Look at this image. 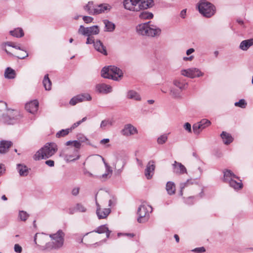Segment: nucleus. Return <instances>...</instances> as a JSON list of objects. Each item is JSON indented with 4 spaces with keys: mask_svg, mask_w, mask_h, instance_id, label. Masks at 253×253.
Listing matches in <instances>:
<instances>
[{
    "mask_svg": "<svg viewBox=\"0 0 253 253\" xmlns=\"http://www.w3.org/2000/svg\"><path fill=\"white\" fill-rule=\"evenodd\" d=\"M51 240L41 247V250L44 252L58 251L62 249L65 242V233L62 230H58L55 233L49 234Z\"/></svg>",
    "mask_w": 253,
    "mask_h": 253,
    "instance_id": "f257e3e1",
    "label": "nucleus"
},
{
    "mask_svg": "<svg viewBox=\"0 0 253 253\" xmlns=\"http://www.w3.org/2000/svg\"><path fill=\"white\" fill-rule=\"evenodd\" d=\"M154 5L153 0H125L124 1L125 8L133 11L149 8Z\"/></svg>",
    "mask_w": 253,
    "mask_h": 253,
    "instance_id": "f03ea898",
    "label": "nucleus"
},
{
    "mask_svg": "<svg viewBox=\"0 0 253 253\" xmlns=\"http://www.w3.org/2000/svg\"><path fill=\"white\" fill-rule=\"evenodd\" d=\"M58 147L54 142L46 143L34 155L35 160L46 159L52 156L57 152Z\"/></svg>",
    "mask_w": 253,
    "mask_h": 253,
    "instance_id": "7ed1b4c3",
    "label": "nucleus"
},
{
    "mask_svg": "<svg viewBox=\"0 0 253 253\" xmlns=\"http://www.w3.org/2000/svg\"><path fill=\"white\" fill-rule=\"evenodd\" d=\"M136 31L140 35L152 37L159 36L161 33V30L156 26L151 25L150 22L138 25Z\"/></svg>",
    "mask_w": 253,
    "mask_h": 253,
    "instance_id": "20e7f679",
    "label": "nucleus"
},
{
    "mask_svg": "<svg viewBox=\"0 0 253 253\" xmlns=\"http://www.w3.org/2000/svg\"><path fill=\"white\" fill-rule=\"evenodd\" d=\"M101 76L104 78L111 79L117 81L123 76L122 71L114 66L104 67L101 72Z\"/></svg>",
    "mask_w": 253,
    "mask_h": 253,
    "instance_id": "39448f33",
    "label": "nucleus"
},
{
    "mask_svg": "<svg viewBox=\"0 0 253 253\" xmlns=\"http://www.w3.org/2000/svg\"><path fill=\"white\" fill-rule=\"evenodd\" d=\"M198 6L200 13L206 17H211L215 12V6L206 0H201L199 2Z\"/></svg>",
    "mask_w": 253,
    "mask_h": 253,
    "instance_id": "423d86ee",
    "label": "nucleus"
},
{
    "mask_svg": "<svg viewBox=\"0 0 253 253\" xmlns=\"http://www.w3.org/2000/svg\"><path fill=\"white\" fill-rule=\"evenodd\" d=\"M21 117L19 112L15 110H8L6 114L2 116V121L7 125H13L15 124Z\"/></svg>",
    "mask_w": 253,
    "mask_h": 253,
    "instance_id": "0eeeda50",
    "label": "nucleus"
},
{
    "mask_svg": "<svg viewBox=\"0 0 253 253\" xmlns=\"http://www.w3.org/2000/svg\"><path fill=\"white\" fill-rule=\"evenodd\" d=\"M149 210L152 211V208L149 205H141L138 208L137 214L139 215L137 221L139 223H143L147 221L149 217Z\"/></svg>",
    "mask_w": 253,
    "mask_h": 253,
    "instance_id": "6e6552de",
    "label": "nucleus"
},
{
    "mask_svg": "<svg viewBox=\"0 0 253 253\" xmlns=\"http://www.w3.org/2000/svg\"><path fill=\"white\" fill-rule=\"evenodd\" d=\"M99 33V29L97 26L85 28L81 25L78 30V33L84 36H92V35H97Z\"/></svg>",
    "mask_w": 253,
    "mask_h": 253,
    "instance_id": "1a4fd4ad",
    "label": "nucleus"
},
{
    "mask_svg": "<svg viewBox=\"0 0 253 253\" xmlns=\"http://www.w3.org/2000/svg\"><path fill=\"white\" fill-rule=\"evenodd\" d=\"M181 74L190 78L199 77L203 75V73H202L199 69L196 68L182 70L181 71Z\"/></svg>",
    "mask_w": 253,
    "mask_h": 253,
    "instance_id": "9d476101",
    "label": "nucleus"
},
{
    "mask_svg": "<svg viewBox=\"0 0 253 253\" xmlns=\"http://www.w3.org/2000/svg\"><path fill=\"white\" fill-rule=\"evenodd\" d=\"M91 100V96L88 93H83L78 94L73 97L70 101V104L74 106L77 103L85 101H90Z\"/></svg>",
    "mask_w": 253,
    "mask_h": 253,
    "instance_id": "9b49d317",
    "label": "nucleus"
},
{
    "mask_svg": "<svg viewBox=\"0 0 253 253\" xmlns=\"http://www.w3.org/2000/svg\"><path fill=\"white\" fill-rule=\"evenodd\" d=\"M155 168V162L153 160L149 161L144 171V175L147 179H150L152 178Z\"/></svg>",
    "mask_w": 253,
    "mask_h": 253,
    "instance_id": "f8f14e48",
    "label": "nucleus"
},
{
    "mask_svg": "<svg viewBox=\"0 0 253 253\" xmlns=\"http://www.w3.org/2000/svg\"><path fill=\"white\" fill-rule=\"evenodd\" d=\"M122 134L125 136H128L138 133L137 128L130 124L125 125L121 131Z\"/></svg>",
    "mask_w": 253,
    "mask_h": 253,
    "instance_id": "ddd939ff",
    "label": "nucleus"
},
{
    "mask_svg": "<svg viewBox=\"0 0 253 253\" xmlns=\"http://www.w3.org/2000/svg\"><path fill=\"white\" fill-rule=\"evenodd\" d=\"M96 89L99 93L107 94L112 91V87L104 83L99 84L96 85Z\"/></svg>",
    "mask_w": 253,
    "mask_h": 253,
    "instance_id": "4468645a",
    "label": "nucleus"
},
{
    "mask_svg": "<svg viewBox=\"0 0 253 253\" xmlns=\"http://www.w3.org/2000/svg\"><path fill=\"white\" fill-rule=\"evenodd\" d=\"M173 172L178 174H182L187 173V169L185 166L181 163L174 161V164L172 165Z\"/></svg>",
    "mask_w": 253,
    "mask_h": 253,
    "instance_id": "2eb2a0df",
    "label": "nucleus"
},
{
    "mask_svg": "<svg viewBox=\"0 0 253 253\" xmlns=\"http://www.w3.org/2000/svg\"><path fill=\"white\" fill-rule=\"evenodd\" d=\"M39 107V102L37 100L31 101L26 103L25 105V109L29 112L34 114L37 112Z\"/></svg>",
    "mask_w": 253,
    "mask_h": 253,
    "instance_id": "dca6fc26",
    "label": "nucleus"
},
{
    "mask_svg": "<svg viewBox=\"0 0 253 253\" xmlns=\"http://www.w3.org/2000/svg\"><path fill=\"white\" fill-rule=\"evenodd\" d=\"M93 46L95 50L98 52L101 53L104 55H107L106 48L100 40H97L95 41V42L94 43Z\"/></svg>",
    "mask_w": 253,
    "mask_h": 253,
    "instance_id": "f3484780",
    "label": "nucleus"
},
{
    "mask_svg": "<svg viewBox=\"0 0 253 253\" xmlns=\"http://www.w3.org/2000/svg\"><path fill=\"white\" fill-rule=\"evenodd\" d=\"M232 179H238V177L236 176L231 170L225 169L223 171V181L224 182L228 183L229 181Z\"/></svg>",
    "mask_w": 253,
    "mask_h": 253,
    "instance_id": "a211bd4d",
    "label": "nucleus"
},
{
    "mask_svg": "<svg viewBox=\"0 0 253 253\" xmlns=\"http://www.w3.org/2000/svg\"><path fill=\"white\" fill-rule=\"evenodd\" d=\"M91 232H95L98 234L106 233V238H109L111 231L109 229L106 224H104L98 227Z\"/></svg>",
    "mask_w": 253,
    "mask_h": 253,
    "instance_id": "6ab92c4d",
    "label": "nucleus"
},
{
    "mask_svg": "<svg viewBox=\"0 0 253 253\" xmlns=\"http://www.w3.org/2000/svg\"><path fill=\"white\" fill-rule=\"evenodd\" d=\"M110 208L98 209L96 210V214L99 219L106 218L111 212Z\"/></svg>",
    "mask_w": 253,
    "mask_h": 253,
    "instance_id": "aec40b11",
    "label": "nucleus"
},
{
    "mask_svg": "<svg viewBox=\"0 0 253 253\" xmlns=\"http://www.w3.org/2000/svg\"><path fill=\"white\" fill-rule=\"evenodd\" d=\"M11 141L2 140L0 142V153L4 154L7 152L9 148L12 145Z\"/></svg>",
    "mask_w": 253,
    "mask_h": 253,
    "instance_id": "412c9836",
    "label": "nucleus"
},
{
    "mask_svg": "<svg viewBox=\"0 0 253 253\" xmlns=\"http://www.w3.org/2000/svg\"><path fill=\"white\" fill-rule=\"evenodd\" d=\"M252 45H253V39H250L243 41L240 43L239 48L243 51H247Z\"/></svg>",
    "mask_w": 253,
    "mask_h": 253,
    "instance_id": "4be33fe9",
    "label": "nucleus"
},
{
    "mask_svg": "<svg viewBox=\"0 0 253 253\" xmlns=\"http://www.w3.org/2000/svg\"><path fill=\"white\" fill-rule=\"evenodd\" d=\"M126 164V160L124 158L119 157L116 159V162L113 164L114 169L118 170H122Z\"/></svg>",
    "mask_w": 253,
    "mask_h": 253,
    "instance_id": "5701e85b",
    "label": "nucleus"
},
{
    "mask_svg": "<svg viewBox=\"0 0 253 253\" xmlns=\"http://www.w3.org/2000/svg\"><path fill=\"white\" fill-rule=\"evenodd\" d=\"M110 8L111 6L108 4H100L93 9V14H98L104 12L106 10H110Z\"/></svg>",
    "mask_w": 253,
    "mask_h": 253,
    "instance_id": "b1692460",
    "label": "nucleus"
},
{
    "mask_svg": "<svg viewBox=\"0 0 253 253\" xmlns=\"http://www.w3.org/2000/svg\"><path fill=\"white\" fill-rule=\"evenodd\" d=\"M126 97L128 99H133L136 101H140L141 99L139 93L133 90H129L127 92Z\"/></svg>",
    "mask_w": 253,
    "mask_h": 253,
    "instance_id": "393cba45",
    "label": "nucleus"
},
{
    "mask_svg": "<svg viewBox=\"0 0 253 253\" xmlns=\"http://www.w3.org/2000/svg\"><path fill=\"white\" fill-rule=\"evenodd\" d=\"M237 179L239 180V181H237L235 179H232L228 183H229L230 187H232L236 190L241 189L243 187V183L242 182V180H240L239 177Z\"/></svg>",
    "mask_w": 253,
    "mask_h": 253,
    "instance_id": "a878e982",
    "label": "nucleus"
},
{
    "mask_svg": "<svg viewBox=\"0 0 253 253\" xmlns=\"http://www.w3.org/2000/svg\"><path fill=\"white\" fill-rule=\"evenodd\" d=\"M220 136L225 144H229L233 140V138H232L231 135L225 131H222Z\"/></svg>",
    "mask_w": 253,
    "mask_h": 253,
    "instance_id": "bb28decb",
    "label": "nucleus"
},
{
    "mask_svg": "<svg viewBox=\"0 0 253 253\" xmlns=\"http://www.w3.org/2000/svg\"><path fill=\"white\" fill-rule=\"evenodd\" d=\"M103 23L105 25V31L112 32L114 31L116 27L114 23L106 19L103 20Z\"/></svg>",
    "mask_w": 253,
    "mask_h": 253,
    "instance_id": "cd10ccee",
    "label": "nucleus"
},
{
    "mask_svg": "<svg viewBox=\"0 0 253 253\" xmlns=\"http://www.w3.org/2000/svg\"><path fill=\"white\" fill-rule=\"evenodd\" d=\"M9 34L12 36L17 38H21L24 35V33L21 28H15L13 30L10 31Z\"/></svg>",
    "mask_w": 253,
    "mask_h": 253,
    "instance_id": "c85d7f7f",
    "label": "nucleus"
},
{
    "mask_svg": "<svg viewBox=\"0 0 253 253\" xmlns=\"http://www.w3.org/2000/svg\"><path fill=\"white\" fill-rule=\"evenodd\" d=\"M74 154H66L65 157V159L67 162H73L80 158V155L79 154V151L77 150H74Z\"/></svg>",
    "mask_w": 253,
    "mask_h": 253,
    "instance_id": "c756f323",
    "label": "nucleus"
},
{
    "mask_svg": "<svg viewBox=\"0 0 253 253\" xmlns=\"http://www.w3.org/2000/svg\"><path fill=\"white\" fill-rule=\"evenodd\" d=\"M16 73L15 71L10 67H7L4 72V77L6 79H13L15 78Z\"/></svg>",
    "mask_w": 253,
    "mask_h": 253,
    "instance_id": "7c9ffc66",
    "label": "nucleus"
},
{
    "mask_svg": "<svg viewBox=\"0 0 253 253\" xmlns=\"http://www.w3.org/2000/svg\"><path fill=\"white\" fill-rule=\"evenodd\" d=\"M43 85L46 90H50L51 89V82L48 78V75L46 74L44 76L43 81Z\"/></svg>",
    "mask_w": 253,
    "mask_h": 253,
    "instance_id": "2f4dec72",
    "label": "nucleus"
},
{
    "mask_svg": "<svg viewBox=\"0 0 253 253\" xmlns=\"http://www.w3.org/2000/svg\"><path fill=\"white\" fill-rule=\"evenodd\" d=\"M166 190L169 195H173L175 192V186L173 182L169 181L166 185Z\"/></svg>",
    "mask_w": 253,
    "mask_h": 253,
    "instance_id": "473e14b6",
    "label": "nucleus"
},
{
    "mask_svg": "<svg viewBox=\"0 0 253 253\" xmlns=\"http://www.w3.org/2000/svg\"><path fill=\"white\" fill-rule=\"evenodd\" d=\"M17 169L20 176H26L28 173V169L25 166L21 164L17 165Z\"/></svg>",
    "mask_w": 253,
    "mask_h": 253,
    "instance_id": "72a5a7b5",
    "label": "nucleus"
},
{
    "mask_svg": "<svg viewBox=\"0 0 253 253\" xmlns=\"http://www.w3.org/2000/svg\"><path fill=\"white\" fill-rule=\"evenodd\" d=\"M114 121L112 119H108L103 120L100 124V128L104 129L108 126H112L114 124Z\"/></svg>",
    "mask_w": 253,
    "mask_h": 253,
    "instance_id": "f704fd0d",
    "label": "nucleus"
},
{
    "mask_svg": "<svg viewBox=\"0 0 253 253\" xmlns=\"http://www.w3.org/2000/svg\"><path fill=\"white\" fill-rule=\"evenodd\" d=\"M173 84L178 87L180 90H182L185 88L187 84L180 80H175L173 81Z\"/></svg>",
    "mask_w": 253,
    "mask_h": 253,
    "instance_id": "c9c22d12",
    "label": "nucleus"
},
{
    "mask_svg": "<svg viewBox=\"0 0 253 253\" xmlns=\"http://www.w3.org/2000/svg\"><path fill=\"white\" fill-rule=\"evenodd\" d=\"M181 90L179 89H177L171 88L170 90V95L174 98H179L181 97Z\"/></svg>",
    "mask_w": 253,
    "mask_h": 253,
    "instance_id": "e433bc0d",
    "label": "nucleus"
},
{
    "mask_svg": "<svg viewBox=\"0 0 253 253\" xmlns=\"http://www.w3.org/2000/svg\"><path fill=\"white\" fill-rule=\"evenodd\" d=\"M153 17V14L152 13L147 11H143L139 15V17L143 19H150L152 18Z\"/></svg>",
    "mask_w": 253,
    "mask_h": 253,
    "instance_id": "4c0bfd02",
    "label": "nucleus"
},
{
    "mask_svg": "<svg viewBox=\"0 0 253 253\" xmlns=\"http://www.w3.org/2000/svg\"><path fill=\"white\" fill-rule=\"evenodd\" d=\"M194 180H192V179H188L186 182L180 183V189H181L180 194L181 195H182V190L185 187H186L190 185L193 184L194 183Z\"/></svg>",
    "mask_w": 253,
    "mask_h": 253,
    "instance_id": "58836bf2",
    "label": "nucleus"
},
{
    "mask_svg": "<svg viewBox=\"0 0 253 253\" xmlns=\"http://www.w3.org/2000/svg\"><path fill=\"white\" fill-rule=\"evenodd\" d=\"M70 130H71L70 129V128L62 129V130L59 131L58 132H57L56 136L58 138L65 136L69 133Z\"/></svg>",
    "mask_w": 253,
    "mask_h": 253,
    "instance_id": "ea45409f",
    "label": "nucleus"
},
{
    "mask_svg": "<svg viewBox=\"0 0 253 253\" xmlns=\"http://www.w3.org/2000/svg\"><path fill=\"white\" fill-rule=\"evenodd\" d=\"M234 105L236 107H239L240 108L244 109L246 107L247 103L245 99H240L238 102H235Z\"/></svg>",
    "mask_w": 253,
    "mask_h": 253,
    "instance_id": "a19ab883",
    "label": "nucleus"
},
{
    "mask_svg": "<svg viewBox=\"0 0 253 253\" xmlns=\"http://www.w3.org/2000/svg\"><path fill=\"white\" fill-rule=\"evenodd\" d=\"M198 125L201 126L204 128H206V127L210 126L211 124V122L206 119H202L200 122L197 123Z\"/></svg>",
    "mask_w": 253,
    "mask_h": 253,
    "instance_id": "79ce46f5",
    "label": "nucleus"
},
{
    "mask_svg": "<svg viewBox=\"0 0 253 253\" xmlns=\"http://www.w3.org/2000/svg\"><path fill=\"white\" fill-rule=\"evenodd\" d=\"M78 140L80 141V143H85L87 145H90L91 144L89 142V140L84 135L81 134L78 136Z\"/></svg>",
    "mask_w": 253,
    "mask_h": 253,
    "instance_id": "37998d69",
    "label": "nucleus"
},
{
    "mask_svg": "<svg viewBox=\"0 0 253 253\" xmlns=\"http://www.w3.org/2000/svg\"><path fill=\"white\" fill-rule=\"evenodd\" d=\"M168 139V136L167 134H163L158 137L157 142L159 144H163Z\"/></svg>",
    "mask_w": 253,
    "mask_h": 253,
    "instance_id": "c03bdc74",
    "label": "nucleus"
},
{
    "mask_svg": "<svg viewBox=\"0 0 253 253\" xmlns=\"http://www.w3.org/2000/svg\"><path fill=\"white\" fill-rule=\"evenodd\" d=\"M19 217L22 221H26L29 217V214L24 211H21L19 212Z\"/></svg>",
    "mask_w": 253,
    "mask_h": 253,
    "instance_id": "a18cd8bd",
    "label": "nucleus"
},
{
    "mask_svg": "<svg viewBox=\"0 0 253 253\" xmlns=\"http://www.w3.org/2000/svg\"><path fill=\"white\" fill-rule=\"evenodd\" d=\"M76 210L77 211L85 212L86 211V208L82 204L78 203L76 204Z\"/></svg>",
    "mask_w": 253,
    "mask_h": 253,
    "instance_id": "49530a36",
    "label": "nucleus"
},
{
    "mask_svg": "<svg viewBox=\"0 0 253 253\" xmlns=\"http://www.w3.org/2000/svg\"><path fill=\"white\" fill-rule=\"evenodd\" d=\"M193 131L195 135H199L201 133L199 128V125L198 123L195 124L193 125Z\"/></svg>",
    "mask_w": 253,
    "mask_h": 253,
    "instance_id": "de8ad7c7",
    "label": "nucleus"
},
{
    "mask_svg": "<svg viewBox=\"0 0 253 253\" xmlns=\"http://www.w3.org/2000/svg\"><path fill=\"white\" fill-rule=\"evenodd\" d=\"M86 117H85L83 118L81 120L79 121L76 123H74L71 127L70 129L72 130L76 128V127L78 126L82 123L85 122L86 120Z\"/></svg>",
    "mask_w": 253,
    "mask_h": 253,
    "instance_id": "09e8293b",
    "label": "nucleus"
},
{
    "mask_svg": "<svg viewBox=\"0 0 253 253\" xmlns=\"http://www.w3.org/2000/svg\"><path fill=\"white\" fill-rule=\"evenodd\" d=\"M92 3L89 2L88 3L84 6V9L87 11L89 14H93V9H91Z\"/></svg>",
    "mask_w": 253,
    "mask_h": 253,
    "instance_id": "8fccbe9b",
    "label": "nucleus"
},
{
    "mask_svg": "<svg viewBox=\"0 0 253 253\" xmlns=\"http://www.w3.org/2000/svg\"><path fill=\"white\" fill-rule=\"evenodd\" d=\"M4 44H5V45H7L9 46L12 47L14 48L24 51V50L23 49H22L19 45H16L15 43H14L12 42H5Z\"/></svg>",
    "mask_w": 253,
    "mask_h": 253,
    "instance_id": "3c124183",
    "label": "nucleus"
},
{
    "mask_svg": "<svg viewBox=\"0 0 253 253\" xmlns=\"http://www.w3.org/2000/svg\"><path fill=\"white\" fill-rule=\"evenodd\" d=\"M102 160L104 162V165L105 166V168H106V172H107V173H108L109 174H110L111 175L112 173V168L111 167H110L107 163H106L105 161H104V158H102Z\"/></svg>",
    "mask_w": 253,
    "mask_h": 253,
    "instance_id": "603ef678",
    "label": "nucleus"
},
{
    "mask_svg": "<svg viewBox=\"0 0 253 253\" xmlns=\"http://www.w3.org/2000/svg\"><path fill=\"white\" fill-rule=\"evenodd\" d=\"M183 128L184 129L189 133L192 132L191 125L189 123H186L183 125Z\"/></svg>",
    "mask_w": 253,
    "mask_h": 253,
    "instance_id": "864d4df0",
    "label": "nucleus"
},
{
    "mask_svg": "<svg viewBox=\"0 0 253 253\" xmlns=\"http://www.w3.org/2000/svg\"><path fill=\"white\" fill-rule=\"evenodd\" d=\"M87 37V38L86 40V43L88 44L93 43L94 44V43L95 42L94 37L90 36Z\"/></svg>",
    "mask_w": 253,
    "mask_h": 253,
    "instance_id": "5fc2aeb1",
    "label": "nucleus"
},
{
    "mask_svg": "<svg viewBox=\"0 0 253 253\" xmlns=\"http://www.w3.org/2000/svg\"><path fill=\"white\" fill-rule=\"evenodd\" d=\"M73 145L75 148V150H78L81 148V144L78 140H74L73 142Z\"/></svg>",
    "mask_w": 253,
    "mask_h": 253,
    "instance_id": "6e6d98bb",
    "label": "nucleus"
},
{
    "mask_svg": "<svg viewBox=\"0 0 253 253\" xmlns=\"http://www.w3.org/2000/svg\"><path fill=\"white\" fill-rule=\"evenodd\" d=\"M83 20L86 23H91L93 20V18L90 16H84L83 18Z\"/></svg>",
    "mask_w": 253,
    "mask_h": 253,
    "instance_id": "4d7b16f0",
    "label": "nucleus"
},
{
    "mask_svg": "<svg viewBox=\"0 0 253 253\" xmlns=\"http://www.w3.org/2000/svg\"><path fill=\"white\" fill-rule=\"evenodd\" d=\"M14 251L18 253H20L22 252V247L19 244H15L14 247Z\"/></svg>",
    "mask_w": 253,
    "mask_h": 253,
    "instance_id": "13d9d810",
    "label": "nucleus"
},
{
    "mask_svg": "<svg viewBox=\"0 0 253 253\" xmlns=\"http://www.w3.org/2000/svg\"><path fill=\"white\" fill-rule=\"evenodd\" d=\"M193 251L198 253H201L205 252L206 251V250L204 247H200L195 248L193 250Z\"/></svg>",
    "mask_w": 253,
    "mask_h": 253,
    "instance_id": "bf43d9fd",
    "label": "nucleus"
},
{
    "mask_svg": "<svg viewBox=\"0 0 253 253\" xmlns=\"http://www.w3.org/2000/svg\"><path fill=\"white\" fill-rule=\"evenodd\" d=\"M79 191H80V188L75 187L72 189V194L75 196H77L79 193Z\"/></svg>",
    "mask_w": 253,
    "mask_h": 253,
    "instance_id": "052dcab7",
    "label": "nucleus"
},
{
    "mask_svg": "<svg viewBox=\"0 0 253 253\" xmlns=\"http://www.w3.org/2000/svg\"><path fill=\"white\" fill-rule=\"evenodd\" d=\"M4 108H7V104L5 102L0 101V110L1 111Z\"/></svg>",
    "mask_w": 253,
    "mask_h": 253,
    "instance_id": "680f3d73",
    "label": "nucleus"
},
{
    "mask_svg": "<svg viewBox=\"0 0 253 253\" xmlns=\"http://www.w3.org/2000/svg\"><path fill=\"white\" fill-rule=\"evenodd\" d=\"M45 164L49 167H53L54 166V162L53 160H47L45 162Z\"/></svg>",
    "mask_w": 253,
    "mask_h": 253,
    "instance_id": "e2e57ef3",
    "label": "nucleus"
},
{
    "mask_svg": "<svg viewBox=\"0 0 253 253\" xmlns=\"http://www.w3.org/2000/svg\"><path fill=\"white\" fill-rule=\"evenodd\" d=\"M77 211L76 210V206L75 207L70 208L69 209V213L70 214H74L75 212Z\"/></svg>",
    "mask_w": 253,
    "mask_h": 253,
    "instance_id": "0e129e2a",
    "label": "nucleus"
},
{
    "mask_svg": "<svg viewBox=\"0 0 253 253\" xmlns=\"http://www.w3.org/2000/svg\"><path fill=\"white\" fill-rule=\"evenodd\" d=\"M28 56V53L26 51H25V54L24 55L21 54L19 56H17V57L19 59H23Z\"/></svg>",
    "mask_w": 253,
    "mask_h": 253,
    "instance_id": "69168bd1",
    "label": "nucleus"
},
{
    "mask_svg": "<svg viewBox=\"0 0 253 253\" xmlns=\"http://www.w3.org/2000/svg\"><path fill=\"white\" fill-rule=\"evenodd\" d=\"M109 141H110L109 139L104 138V139L101 140V141H100V143L101 144H105L106 143H108Z\"/></svg>",
    "mask_w": 253,
    "mask_h": 253,
    "instance_id": "338daca9",
    "label": "nucleus"
},
{
    "mask_svg": "<svg viewBox=\"0 0 253 253\" xmlns=\"http://www.w3.org/2000/svg\"><path fill=\"white\" fill-rule=\"evenodd\" d=\"M195 51V49L193 48H191L187 50L186 54L189 55Z\"/></svg>",
    "mask_w": 253,
    "mask_h": 253,
    "instance_id": "774afa93",
    "label": "nucleus"
}]
</instances>
